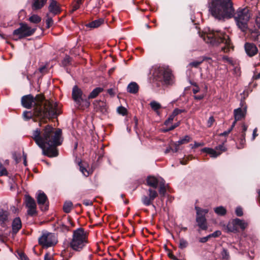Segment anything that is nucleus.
I'll list each match as a JSON object with an SVG mask.
<instances>
[{
    "mask_svg": "<svg viewBox=\"0 0 260 260\" xmlns=\"http://www.w3.org/2000/svg\"><path fill=\"white\" fill-rule=\"evenodd\" d=\"M209 11L211 15L219 20L234 18L238 27L243 31L248 27L251 14L246 7L239 8L235 11L232 0H209Z\"/></svg>",
    "mask_w": 260,
    "mask_h": 260,
    "instance_id": "nucleus-1",
    "label": "nucleus"
},
{
    "mask_svg": "<svg viewBox=\"0 0 260 260\" xmlns=\"http://www.w3.org/2000/svg\"><path fill=\"white\" fill-rule=\"evenodd\" d=\"M61 131H54V128L46 125L42 131L37 128L33 132L32 138L36 144L42 149L43 154L49 157H56L58 153L56 146L60 145V137Z\"/></svg>",
    "mask_w": 260,
    "mask_h": 260,
    "instance_id": "nucleus-2",
    "label": "nucleus"
},
{
    "mask_svg": "<svg viewBox=\"0 0 260 260\" xmlns=\"http://www.w3.org/2000/svg\"><path fill=\"white\" fill-rule=\"evenodd\" d=\"M21 105L26 109H31L34 106V115L42 119L56 118L57 104L52 101L45 100L44 95L37 94L35 98L31 94L21 98Z\"/></svg>",
    "mask_w": 260,
    "mask_h": 260,
    "instance_id": "nucleus-3",
    "label": "nucleus"
},
{
    "mask_svg": "<svg viewBox=\"0 0 260 260\" xmlns=\"http://www.w3.org/2000/svg\"><path fill=\"white\" fill-rule=\"evenodd\" d=\"M202 37L206 43L213 46H217L221 43L224 44V46L221 47V51L224 53H228L231 49H233L229 36L224 32L209 31L203 34Z\"/></svg>",
    "mask_w": 260,
    "mask_h": 260,
    "instance_id": "nucleus-4",
    "label": "nucleus"
},
{
    "mask_svg": "<svg viewBox=\"0 0 260 260\" xmlns=\"http://www.w3.org/2000/svg\"><path fill=\"white\" fill-rule=\"evenodd\" d=\"M87 243V233L83 229L79 228L74 231L72 239L70 243L71 248L75 251H80Z\"/></svg>",
    "mask_w": 260,
    "mask_h": 260,
    "instance_id": "nucleus-5",
    "label": "nucleus"
},
{
    "mask_svg": "<svg viewBox=\"0 0 260 260\" xmlns=\"http://www.w3.org/2000/svg\"><path fill=\"white\" fill-rule=\"evenodd\" d=\"M153 74L156 80L164 84L171 85L174 83V77L171 70L168 67H159L155 69Z\"/></svg>",
    "mask_w": 260,
    "mask_h": 260,
    "instance_id": "nucleus-6",
    "label": "nucleus"
},
{
    "mask_svg": "<svg viewBox=\"0 0 260 260\" xmlns=\"http://www.w3.org/2000/svg\"><path fill=\"white\" fill-rule=\"evenodd\" d=\"M36 29V28H32L26 23H21L20 27L13 31V35L14 37H18L17 39H15L17 40L18 39H21L32 36Z\"/></svg>",
    "mask_w": 260,
    "mask_h": 260,
    "instance_id": "nucleus-7",
    "label": "nucleus"
},
{
    "mask_svg": "<svg viewBox=\"0 0 260 260\" xmlns=\"http://www.w3.org/2000/svg\"><path fill=\"white\" fill-rule=\"evenodd\" d=\"M57 241L54 234L44 232L39 238V243L43 247L48 248L56 244Z\"/></svg>",
    "mask_w": 260,
    "mask_h": 260,
    "instance_id": "nucleus-8",
    "label": "nucleus"
},
{
    "mask_svg": "<svg viewBox=\"0 0 260 260\" xmlns=\"http://www.w3.org/2000/svg\"><path fill=\"white\" fill-rule=\"evenodd\" d=\"M73 100L78 106H80L82 102H85V106L88 107L90 105V102L87 99H84L83 92L77 85L73 87L72 93Z\"/></svg>",
    "mask_w": 260,
    "mask_h": 260,
    "instance_id": "nucleus-9",
    "label": "nucleus"
},
{
    "mask_svg": "<svg viewBox=\"0 0 260 260\" xmlns=\"http://www.w3.org/2000/svg\"><path fill=\"white\" fill-rule=\"evenodd\" d=\"M24 204L28 215L34 216L37 214V204L34 198L28 194L25 195Z\"/></svg>",
    "mask_w": 260,
    "mask_h": 260,
    "instance_id": "nucleus-10",
    "label": "nucleus"
},
{
    "mask_svg": "<svg viewBox=\"0 0 260 260\" xmlns=\"http://www.w3.org/2000/svg\"><path fill=\"white\" fill-rule=\"evenodd\" d=\"M36 199L38 205L42 211H46L48 209V201L46 195L41 191H40L36 196Z\"/></svg>",
    "mask_w": 260,
    "mask_h": 260,
    "instance_id": "nucleus-11",
    "label": "nucleus"
},
{
    "mask_svg": "<svg viewBox=\"0 0 260 260\" xmlns=\"http://www.w3.org/2000/svg\"><path fill=\"white\" fill-rule=\"evenodd\" d=\"M148 196H143L141 199L143 204L146 206H148L152 204L153 200L158 196L157 191L154 189L150 188L148 189Z\"/></svg>",
    "mask_w": 260,
    "mask_h": 260,
    "instance_id": "nucleus-12",
    "label": "nucleus"
},
{
    "mask_svg": "<svg viewBox=\"0 0 260 260\" xmlns=\"http://www.w3.org/2000/svg\"><path fill=\"white\" fill-rule=\"evenodd\" d=\"M174 118H175V117H174L171 114V115H170V116L169 117L168 119H167L165 121L164 124L165 125L167 126L168 128H167L166 129H164L163 130V131L164 132H169L170 131H172L180 125V121H178L177 122L175 123V124H172V122H173Z\"/></svg>",
    "mask_w": 260,
    "mask_h": 260,
    "instance_id": "nucleus-13",
    "label": "nucleus"
},
{
    "mask_svg": "<svg viewBox=\"0 0 260 260\" xmlns=\"http://www.w3.org/2000/svg\"><path fill=\"white\" fill-rule=\"evenodd\" d=\"M10 213L7 210L0 209V225L2 227L7 226L9 222Z\"/></svg>",
    "mask_w": 260,
    "mask_h": 260,
    "instance_id": "nucleus-14",
    "label": "nucleus"
},
{
    "mask_svg": "<svg viewBox=\"0 0 260 260\" xmlns=\"http://www.w3.org/2000/svg\"><path fill=\"white\" fill-rule=\"evenodd\" d=\"M245 50L247 55L250 57L255 55L258 52V49L256 45L253 43H245Z\"/></svg>",
    "mask_w": 260,
    "mask_h": 260,
    "instance_id": "nucleus-15",
    "label": "nucleus"
},
{
    "mask_svg": "<svg viewBox=\"0 0 260 260\" xmlns=\"http://www.w3.org/2000/svg\"><path fill=\"white\" fill-rule=\"evenodd\" d=\"M94 108L96 112L105 113L107 110V106L105 102L102 101H95L93 103Z\"/></svg>",
    "mask_w": 260,
    "mask_h": 260,
    "instance_id": "nucleus-16",
    "label": "nucleus"
},
{
    "mask_svg": "<svg viewBox=\"0 0 260 260\" xmlns=\"http://www.w3.org/2000/svg\"><path fill=\"white\" fill-rule=\"evenodd\" d=\"M247 112L246 107L243 108H239L234 111V118L236 121L241 120L244 119Z\"/></svg>",
    "mask_w": 260,
    "mask_h": 260,
    "instance_id": "nucleus-17",
    "label": "nucleus"
},
{
    "mask_svg": "<svg viewBox=\"0 0 260 260\" xmlns=\"http://www.w3.org/2000/svg\"><path fill=\"white\" fill-rule=\"evenodd\" d=\"M48 10L50 13L53 15H57L60 12V8L57 3L55 0H50V3L48 7Z\"/></svg>",
    "mask_w": 260,
    "mask_h": 260,
    "instance_id": "nucleus-18",
    "label": "nucleus"
},
{
    "mask_svg": "<svg viewBox=\"0 0 260 260\" xmlns=\"http://www.w3.org/2000/svg\"><path fill=\"white\" fill-rule=\"evenodd\" d=\"M196 221L200 229L203 230H206L207 229L206 219L204 215H197Z\"/></svg>",
    "mask_w": 260,
    "mask_h": 260,
    "instance_id": "nucleus-19",
    "label": "nucleus"
},
{
    "mask_svg": "<svg viewBox=\"0 0 260 260\" xmlns=\"http://www.w3.org/2000/svg\"><path fill=\"white\" fill-rule=\"evenodd\" d=\"M21 227L22 223L20 218L19 217L14 218L12 224L13 233L16 234L21 229Z\"/></svg>",
    "mask_w": 260,
    "mask_h": 260,
    "instance_id": "nucleus-20",
    "label": "nucleus"
},
{
    "mask_svg": "<svg viewBox=\"0 0 260 260\" xmlns=\"http://www.w3.org/2000/svg\"><path fill=\"white\" fill-rule=\"evenodd\" d=\"M161 180L154 176H149L147 178V185L154 188H156Z\"/></svg>",
    "mask_w": 260,
    "mask_h": 260,
    "instance_id": "nucleus-21",
    "label": "nucleus"
},
{
    "mask_svg": "<svg viewBox=\"0 0 260 260\" xmlns=\"http://www.w3.org/2000/svg\"><path fill=\"white\" fill-rule=\"evenodd\" d=\"M47 0H33L31 8L33 10L41 9L46 3Z\"/></svg>",
    "mask_w": 260,
    "mask_h": 260,
    "instance_id": "nucleus-22",
    "label": "nucleus"
},
{
    "mask_svg": "<svg viewBox=\"0 0 260 260\" xmlns=\"http://www.w3.org/2000/svg\"><path fill=\"white\" fill-rule=\"evenodd\" d=\"M202 151L209 154L211 157L216 158L221 154V152H219L211 148L205 147L202 149Z\"/></svg>",
    "mask_w": 260,
    "mask_h": 260,
    "instance_id": "nucleus-23",
    "label": "nucleus"
},
{
    "mask_svg": "<svg viewBox=\"0 0 260 260\" xmlns=\"http://www.w3.org/2000/svg\"><path fill=\"white\" fill-rule=\"evenodd\" d=\"M104 22V19L103 18H99L95 20L86 25V27L90 28H97L103 24Z\"/></svg>",
    "mask_w": 260,
    "mask_h": 260,
    "instance_id": "nucleus-24",
    "label": "nucleus"
},
{
    "mask_svg": "<svg viewBox=\"0 0 260 260\" xmlns=\"http://www.w3.org/2000/svg\"><path fill=\"white\" fill-rule=\"evenodd\" d=\"M226 228L228 232H230L237 233L238 231V225L235 223V219L228 223Z\"/></svg>",
    "mask_w": 260,
    "mask_h": 260,
    "instance_id": "nucleus-25",
    "label": "nucleus"
},
{
    "mask_svg": "<svg viewBox=\"0 0 260 260\" xmlns=\"http://www.w3.org/2000/svg\"><path fill=\"white\" fill-rule=\"evenodd\" d=\"M127 90L131 93H136L139 90V86L136 82H131L127 87Z\"/></svg>",
    "mask_w": 260,
    "mask_h": 260,
    "instance_id": "nucleus-26",
    "label": "nucleus"
},
{
    "mask_svg": "<svg viewBox=\"0 0 260 260\" xmlns=\"http://www.w3.org/2000/svg\"><path fill=\"white\" fill-rule=\"evenodd\" d=\"M104 90L102 87H96L94 89L88 96V100L90 99L95 98L101 92Z\"/></svg>",
    "mask_w": 260,
    "mask_h": 260,
    "instance_id": "nucleus-27",
    "label": "nucleus"
},
{
    "mask_svg": "<svg viewBox=\"0 0 260 260\" xmlns=\"http://www.w3.org/2000/svg\"><path fill=\"white\" fill-rule=\"evenodd\" d=\"M73 203L71 201L66 202L63 206V211L66 213H70L73 209Z\"/></svg>",
    "mask_w": 260,
    "mask_h": 260,
    "instance_id": "nucleus-28",
    "label": "nucleus"
},
{
    "mask_svg": "<svg viewBox=\"0 0 260 260\" xmlns=\"http://www.w3.org/2000/svg\"><path fill=\"white\" fill-rule=\"evenodd\" d=\"M235 223L239 226L243 231L248 226V223L243 220L239 218L235 219Z\"/></svg>",
    "mask_w": 260,
    "mask_h": 260,
    "instance_id": "nucleus-29",
    "label": "nucleus"
},
{
    "mask_svg": "<svg viewBox=\"0 0 260 260\" xmlns=\"http://www.w3.org/2000/svg\"><path fill=\"white\" fill-rule=\"evenodd\" d=\"M158 185H159V194L162 196H164L166 192V188L165 181L163 179H161V181H160L159 184Z\"/></svg>",
    "mask_w": 260,
    "mask_h": 260,
    "instance_id": "nucleus-30",
    "label": "nucleus"
},
{
    "mask_svg": "<svg viewBox=\"0 0 260 260\" xmlns=\"http://www.w3.org/2000/svg\"><path fill=\"white\" fill-rule=\"evenodd\" d=\"M215 212L220 216L224 215L226 213V210L222 206H219L214 208Z\"/></svg>",
    "mask_w": 260,
    "mask_h": 260,
    "instance_id": "nucleus-31",
    "label": "nucleus"
},
{
    "mask_svg": "<svg viewBox=\"0 0 260 260\" xmlns=\"http://www.w3.org/2000/svg\"><path fill=\"white\" fill-rule=\"evenodd\" d=\"M150 106L152 109H153L156 112H158V110L161 107V105L155 101L151 102L150 103Z\"/></svg>",
    "mask_w": 260,
    "mask_h": 260,
    "instance_id": "nucleus-32",
    "label": "nucleus"
},
{
    "mask_svg": "<svg viewBox=\"0 0 260 260\" xmlns=\"http://www.w3.org/2000/svg\"><path fill=\"white\" fill-rule=\"evenodd\" d=\"M28 20L31 23L37 24L41 22V18L38 15L34 14L29 18Z\"/></svg>",
    "mask_w": 260,
    "mask_h": 260,
    "instance_id": "nucleus-33",
    "label": "nucleus"
},
{
    "mask_svg": "<svg viewBox=\"0 0 260 260\" xmlns=\"http://www.w3.org/2000/svg\"><path fill=\"white\" fill-rule=\"evenodd\" d=\"M191 140V138L190 136L188 135H186L183 138L180 139L176 143L178 144V145H180L184 144H187Z\"/></svg>",
    "mask_w": 260,
    "mask_h": 260,
    "instance_id": "nucleus-34",
    "label": "nucleus"
},
{
    "mask_svg": "<svg viewBox=\"0 0 260 260\" xmlns=\"http://www.w3.org/2000/svg\"><path fill=\"white\" fill-rule=\"evenodd\" d=\"M226 142V140L225 139L222 144L219 145L215 147V149L216 151H219V152H221V154L223 152H225L226 150V147L224 146V143Z\"/></svg>",
    "mask_w": 260,
    "mask_h": 260,
    "instance_id": "nucleus-35",
    "label": "nucleus"
},
{
    "mask_svg": "<svg viewBox=\"0 0 260 260\" xmlns=\"http://www.w3.org/2000/svg\"><path fill=\"white\" fill-rule=\"evenodd\" d=\"M195 209L197 211V215H203L204 216L209 211L208 209H202L199 207H196Z\"/></svg>",
    "mask_w": 260,
    "mask_h": 260,
    "instance_id": "nucleus-36",
    "label": "nucleus"
},
{
    "mask_svg": "<svg viewBox=\"0 0 260 260\" xmlns=\"http://www.w3.org/2000/svg\"><path fill=\"white\" fill-rule=\"evenodd\" d=\"M245 133L242 134L241 136L242 138L240 139V140L239 145L237 146L238 149H242L244 148L245 143Z\"/></svg>",
    "mask_w": 260,
    "mask_h": 260,
    "instance_id": "nucleus-37",
    "label": "nucleus"
},
{
    "mask_svg": "<svg viewBox=\"0 0 260 260\" xmlns=\"http://www.w3.org/2000/svg\"><path fill=\"white\" fill-rule=\"evenodd\" d=\"M221 255L223 260H228L230 257L229 253L225 248H223L221 252Z\"/></svg>",
    "mask_w": 260,
    "mask_h": 260,
    "instance_id": "nucleus-38",
    "label": "nucleus"
},
{
    "mask_svg": "<svg viewBox=\"0 0 260 260\" xmlns=\"http://www.w3.org/2000/svg\"><path fill=\"white\" fill-rule=\"evenodd\" d=\"M188 245V242L186 240L183 239H180L179 240V247L181 249H184L186 248Z\"/></svg>",
    "mask_w": 260,
    "mask_h": 260,
    "instance_id": "nucleus-39",
    "label": "nucleus"
},
{
    "mask_svg": "<svg viewBox=\"0 0 260 260\" xmlns=\"http://www.w3.org/2000/svg\"><path fill=\"white\" fill-rule=\"evenodd\" d=\"M50 14L48 13L47 14V19H46V24H47V27L49 28L53 24V21L51 17L50 16Z\"/></svg>",
    "mask_w": 260,
    "mask_h": 260,
    "instance_id": "nucleus-40",
    "label": "nucleus"
},
{
    "mask_svg": "<svg viewBox=\"0 0 260 260\" xmlns=\"http://www.w3.org/2000/svg\"><path fill=\"white\" fill-rule=\"evenodd\" d=\"M23 117L26 120L30 119L32 117V113L31 111H25L23 113Z\"/></svg>",
    "mask_w": 260,
    "mask_h": 260,
    "instance_id": "nucleus-41",
    "label": "nucleus"
},
{
    "mask_svg": "<svg viewBox=\"0 0 260 260\" xmlns=\"http://www.w3.org/2000/svg\"><path fill=\"white\" fill-rule=\"evenodd\" d=\"M202 63V61L201 58H200V60H196L189 63V66L191 67L198 68L201 63Z\"/></svg>",
    "mask_w": 260,
    "mask_h": 260,
    "instance_id": "nucleus-42",
    "label": "nucleus"
},
{
    "mask_svg": "<svg viewBox=\"0 0 260 260\" xmlns=\"http://www.w3.org/2000/svg\"><path fill=\"white\" fill-rule=\"evenodd\" d=\"M82 3V0H77V1L75 2V3L74 4L73 6L72 11H75L78 9L81 4Z\"/></svg>",
    "mask_w": 260,
    "mask_h": 260,
    "instance_id": "nucleus-43",
    "label": "nucleus"
},
{
    "mask_svg": "<svg viewBox=\"0 0 260 260\" xmlns=\"http://www.w3.org/2000/svg\"><path fill=\"white\" fill-rule=\"evenodd\" d=\"M183 112H186V110L185 109H179L178 108H176L174 110L173 113H172V115L174 117H175L178 114H181V113Z\"/></svg>",
    "mask_w": 260,
    "mask_h": 260,
    "instance_id": "nucleus-44",
    "label": "nucleus"
},
{
    "mask_svg": "<svg viewBox=\"0 0 260 260\" xmlns=\"http://www.w3.org/2000/svg\"><path fill=\"white\" fill-rule=\"evenodd\" d=\"M117 110V112H118V113H119L122 115H125L127 113L126 109L122 106H120V107H118Z\"/></svg>",
    "mask_w": 260,
    "mask_h": 260,
    "instance_id": "nucleus-45",
    "label": "nucleus"
},
{
    "mask_svg": "<svg viewBox=\"0 0 260 260\" xmlns=\"http://www.w3.org/2000/svg\"><path fill=\"white\" fill-rule=\"evenodd\" d=\"M8 172L6 169L2 165H0V176H6Z\"/></svg>",
    "mask_w": 260,
    "mask_h": 260,
    "instance_id": "nucleus-46",
    "label": "nucleus"
},
{
    "mask_svg": "<svg viewBox=\"0 0 260 260\" xmlns=\"http://www.w3.org/2000/svg\"><path fill=\"white\" fill-rule=\"evenodd\" d=\"M236 214L238 216H242L243 215L242 208L241 207H237L235 210Z\"/></svg>",
    "mask_w": 260,
    "mask_h": 260,
    "instance_id": "nucleus-47",
    "label": "nucleus"
},
{
    "mask_svg": "<svg viewBox=\"0 0 260 260\" xmlns=\"http://www.w3.org/2000/svg\"><path fill=\"white\" fill-rule=\"evenodd\" d=\"M221 234V232L220 231H216L214 232H213L212 234H210L209 236H210L211 237H218L220 236Z\"/></svg>",
    "mask_w": 260,
    "mask_h": 260,
    "instance_id": "nucleus-48",
    "label": "nucleus"
},
{
    "mask_svg": "<svg viewBox=\"0 0 260 260\" xmlns=\"http://www.w3.org/2000/svg\"><path fill=\"white\" fill-rule=\"evenodd\" d=\"M214 121L215 120L213 116L210 117L207 122L208 126L211 127L213 124Z\"/></svg>",
    "mask_w": 260,
    "mask_h": 260,
    "instance_id": "nucleus-49",
    "label": "nucleus"
},
{
    "mask_svg": "<svg viewBox=\"0 0 260 260\" xmlns=\"http://www.w3.org/2000/svg\"><path fill=\"white\" fill-rule=\"evenodd\" d=\"M18 255L19 256V258L21 260H28V258L26 256V255L23 252L18 253Z\"/></svg>",
    "mask_w": 260,
    "mask_h": 260,
    "instance_id": "nucleus-50",
    "label": "nucleus"
},
{
    "mask_svg": "<svg viewBox=\"0 0 260 260\" xmlns=\"http://www.w3.org/2000/svg\"><path fill=\"white\" fill-rule=\"evenodd\" d=\"M204 145V143H198V142H195L193 145L191 144L190 146L191 147V148H196L200 146H202Z\"/></svg>",
    "mask_w": 260,
    "mask_h": 260,
    "instance_id": "nucleus-51",
    "label": "nucleus"
},
{
    "mask_svg": "<svg viewBox=\"0 0 260 260\" xmlns=\"http://www.w3.org/2000/svg\"><path fill=\"white\" fill-rule=\"evenodd\" d=\"M201 60L202 61V62L204 61H207L209 63H212V60L210 57H206V56H203L201 57Z\"/></svg>",
    "mask_w": 260,
    "mask_h": 260,
    "instance_id": "nucleus-52",
    "label": "nucleus"
},
{
    "mask_svg": "<svg viewBox=\"0 0 260 260\" xmlns=\"http://www.w3.org/2000/svg\"><path fill=\"white\" fill-rule=\"evenodd\" d=\"M210 238V236H209V235L208 236H207L206 237H204L200 238L199 241L201 243H205L209 240V239Z\"/></svg>",
    "mask_w": 260,
    "mask_h": 260,
    "instance_id": "nucleus-53",
    "label": "nucleus"
},
{
    "mask_svg": "<svg viewBox=\"0 0 260 260\" xmlns=\"http://www.w3.org/2000/svg\"><path fill=\"white\" fill-rule=\"evenodd\" d=\"M83 204L86 206L92 205V202L89 200H85L83 201Z\"/></svg>",
    "mask_w": 260,
    "mask_h": 260,
    "instance_id": "nucleus-54",
    "label": "nucleus"
},
{
    "mask_svg": "<svg viewBox=\"0 0 260 260\" xmlns=\"http://www.w3.org/2000/svg\"><path fill=\"white\" fill-rule=\"evenodd\" d=\"M107 92L111 96H114L115 94V90L113 88H110L107 90Z\"/></svg>",
    "mask_w": 260,
    "mask_h": 260,
    "instance_id": "nucleus-55",
    "label": "nucleus"
},
{
    "mask_svg": "<svg viewBox=\"0 0 260 260\" xmlns=\"http://www.w3.org/2000/svg\"><path fill=\"white\" fill-rule=\"evenodd\" d=\"M231 132V129H229L228 131L224 132L222 133L219 134L220 136H228Z\"/></svg>",
    "mask_w": 260,
    "mask_h": 260,
    "instance_id": "nucleus-56",
    "label": "nucleus"
},
{
    "mask_svg": "<svg viewBox=\"0 0 260 260\" xmlns=\"http://www.w3.org/2000/svg\"><path fill=\"white\" fill-rule=\"evenodd\" d=\"M174 146H175V148H172V152H177L178 151V150H179V145H178V144L176 142L174 144Z\"/></svg>",
    "mask_w": 260,
    "mask_h": 260,
    "instance_id": "nucleus-57",
    "label": "nucleus"
},
{
    "mask_svg": "<svg viewBox=\"0 0 260 260\" xmlns=\"http://www.w3.org/2000/svg\"><path fill=\"white\" fill-rule=\"evenodd\" d=\"M257 128H255L253 131L252 138V140H254L255 139V137L257 136Z\"/></svg>",
    "mask_w": 260,
    "mask_h": 260,
    "instance_id": "nucleus-58",
    "label": "nucleus"
},
{
    "mask_svg": "<svg viewBox=\"0 0 260 260\" xmlns=\"http://www.w3.org/2000/svg\"><path fill=\"white\" fill-rule=\"evenodd\" d=\"M194 85L196 86V87L192 89V92L194 94H196L199 91L200 88L198 86L196 85V84H195Z\"/></svg>",
    "mask_w": 260,
    "mask_h": 260,
    "instance_id": "nucleus-59",
    "label": "nucleus"
},
{
    "mask_svg": "<svg viewBox=\"0 0 260 260\" xmlns=\"http://www.w3.org/2000/svg\"><path fill=\"white\" fill-rule=\"evenodd\" d=\"M222 59L224 60V61H225L226 62H232V60L231 59H230L229 57H228V56H223L222 57Z\"/></svg>",
    "mask_w": 260,
    "mask_h": 260,
    "instance_id": "nucleus-60",
    "label": "nucleus"
},
{
    "mask_svg": "<svg viewBox=\"0 0 260 260\" xmlns=\"http://www.w3.org/2000/svg\"><path fill=\"white\" fill-rule=\"evenodd\" d=\"M242 134L245 133L247 129V126L245 125L244 123L242 124Z\"/></svg>",
    "mask_w": 260,
    "mask_h": 260,
    "instance_id": "nucleus-61",
    "label": "nucleus"
},
{
    "mask_svg": "<svg viewBox=\"0 0 260 260\" xmlns=\"http://www.w3.org/2000/svg\"><path fill=\"white\" fill-rule=\"evenodd\" d=\"M194 98L198 100H201L204 98V95H194Z\"/></svg>",
    "mask_w": 260,
    "mask_h": 260,
    "instance_id": "nucleus-62",
    "label": "nucleus"
},
{
    "mask_svg": "<svg viewBox=\"0 0 260 260\" xmlns=\"http://www.w3.org/2000/svg\"><path fill=\"white\" fill-rule=\"evenodd\" d=\"M51 256L48 253H46L44 256V260H51Z\"/></svg>",
    "mask_w": 260,
    "mask_h": 260,
    "instance_id": "nucleus-63",
    "label": "nucleus"
},
{
    "mask_svg": "<svg viewBox=\"0 0 260 260\" xmlns=\"http://www.w3.org/2000/svg\"><path fill=\"white\" fill-rule=\"evenodd\" d=\"M256 22L257 24H260V13L259 14L258 16H257L256 18Z\"/></svg>",
    "mask_w": 260,
    "mask_h": 260,
    "instance_id": "nucleus-64",
    "label": "nucleus"
}]
</instances>
